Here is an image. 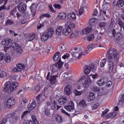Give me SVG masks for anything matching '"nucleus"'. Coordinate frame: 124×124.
Returning a JSON list of instances; mask_svg holds the SVG:
<instances>
[{
  "label": "nucleus",
  "instance_id": "15",
  "mask_svg": "<svg viewBox=\"0 0 124 124\" xmlns=\"http://www.w3.org/2000/svg\"><path fill=\"white\" fill-rule=\"evenodd\" d=\"M54 29L52 28L49 29L47 31L45 32V33L46 34L47 36L49 38H51L54 34Z\"/></svg>",
  "mask_w": 124,
  "mask_h": 124
},
{
  "label": "nucleus",
  "instance_id": "13",
  "mask_svg": "<svg viewBox=\"0 0 124 124\" xmlns=\"http://www.w3.org/2000/svg\"><path fill=\"white\" fill-rule=\"evenodd\" d=\"M68 101V99L65 97H62L58 100V103L60 105H63Z\"/></svg>",
  "mask_w": 124,
  "mask_h": 124
},
{
  "label": "nucleus",
  "instance_id": "16",
  "mask_svg": "<svg viewBox=\"0 0 124 124\" xmlns=\"http://www.w3.org/2000/svg\"><path fill=\"white\" fill-rule=\"evenodd\" d=\"M71 32V29L65 26V28L62 31V33L64 35H68Z\"/></svg>",
  "mask_w": 124,
  "mask_h": 124
},
{
  "label": "nucleus",
  "instance_id": "11",
  "mask_svg": "<svg viewBox=\"0 0 124 124\" xmlns=\"http://www.w3.org/2000/svg\"><path fill=\"white\" fill-rule=\"evenodd\" d=\"M81 50L79 49L78 51H71V55L73 57H75V58H81L82 57V54H81Z\"/></svg>",
  "mask_w": 124,
  "mask_h": 124
},
{
  "label": "nucleus",
  "instance_id": "10",
  "mask_svg": "<svg viewBox=\"0 0 124 124\" xmlns=\"http://www.w3.org/2000/svg\"><path fill=\"white\" fill-rule=\"evenodd\" d=\"M12 42V40H11V39H4L1 41V44L4 46H9V47H10Z\"/></svg>",
  "mask_w": 124,
  "mask_h": 124
},
{
  "label": "nucleus",
  "instance_id": "44",
  "mask_svg": "<svg viewBox=\"0 0 124 124\" xmlns=\"http://www.w3.org/2000/svg\"><path fill=\"white\" fill-rule=\"evenodd\" d=\"M75 95L77 96L78 95H81L82 94L81 91H78L77 90H75L74 91Z\"/></svg>",
  "mask_w": 124,
  "mask_h": 124
},
{
  "label": "nucleus",
  "instance_id": "23",
  "mask_svg": "<svg viewBox=\"0 0 124 124\" xmlns=\"http://www.w3.org/2000/svg\"><path fill=\"white\" fill-rule=\"evenodd\" d=\"M36 101H35V100H33L31 104L30 105H29L28 107L29 110H32V109H34V108L36 105Z\"/></svg>",
  "mask_w": 124,
  "mask_h": 124
},
{
  "label": "nucleus",
  "instance_id": "26",
  "mask_svg": "<svg viewBox=\"0 0 124 124\" xmlns=\"http://www.w3.org/2000/svg\"><path fill=\"white\" fill-rule=\"evenodd\" d=\"M55 120L58 124H62V115L60 114H59L55 117Z\"/></svg>",
  "mask_w": 124,
  "mask_h": 124
},
{
  "label": "nucleus",
  "instance_id": "32",
  "mask_svg": "<svg viewBox=\"0 0 124 124\" xmlns=\"http://www.w3.org/2000/svg\"><path fill=\"white\" fill-rule=\"evenodd\" d=\"M48 38H49L48 36L46 35L45 32H44L42 36H41V39L42 41L45 42V41H46V40H48Z\"/></svg>",
  "mask_w": 124,
  "mask_h": 124
},
{
  "label": "nucleus",
  "instance_id": "52",
  "mask_svg": "<svg viewBox=\"0 0 124 124\" xmlns=\"http://www.w3.org/2000/svg\"><path fill=\"white\" fill-rule=\"evenodd\" d=\"M4 53L2 52H0V62H1V61L3 60V59H4Z\"/></svg>",
  "mask_w": 124,
  "mask_h": 124
},
{
  "label": "nucleus",
  "instance_id": "48",
  "mask_svg": "<svg viewBox=\"0 0 124 124\" xmlns=\"http://www.w3.org/2000/svg\"><path fill=\"white\" fill-rule=\"evenodd\" d=\"M90 68L91 70H92V71H93V72L96 70V67H95L93 64H91Z\"/></svg>",
  "mask_w": 124,
  "mask_h": 124
},
{
  "label": "nucleus",
  "instance_id": "37",
  "mask_svg": "<svg viewBox=\"0 0 124 124\" xmlns=\"http://www.w3.org/2000/svg\"><path fill=\"white\" fill-rule=\"evenodd\" d=\"M87 40L88 41H92V40H93L94 39V36L93 34H91L88 35V36L86 38Z\"/></svg>",
  "mask_w": 124,
  "mask_h": 124
},
{
  "label": "nucleus",
  "instance_id": "24",
  "mask_svg": "<svg viewBox=\"0 0 124 124\" xmlns=\"http://www.w3.org/2000/svg\"><path fill=\"white\" fill-rule=\"evenodd\" d=\"M65 27L71 30V29H74V28H75V24H74L72 22L69 21L66 23Z\"/></svg>",
  "mask_w": 124,
  "mask_h": 124
},
{
  "label": "nucleus",
  "instance_id": "4",
  "mask_svg": "<svg viewBox=\"0 0 124 124\" xmlns=\"http://www.w3.org/2000/svg\"><path fill=\"white\" fill-rule=\"evenodd\" d=\"M10 47H12L13 49H15L16 51L17 54H21V53H23V50H22V48L21 47H20V46L17 44L16 42H14L13 43V40H12L11 44L10 46Z\"/></svg>",
  "mask_w": 124,
  "mask_h": 124
},
{
  "label": "nucleus",
  "instance_id": "1",
  "mask_svg": "<svg viewBox=\"0 0 124 124\" xmlns=\"http://www.w3.org/2000/svg\"><path fill=\"white\" fill-rule=\"evenodd\" d=\"M108 71L109 73H113L114 62H116L119 61L120 59V53L116 49L110 47L108 51Z\"/></svg>",
  "mask_w": 124,
  "mask_h": 124
},
{
  "label": "nucleus",
  "instance_id": "59",
  "mask_svg": "<svg viewBox=\"0 0 124 124\" xmlns=\"http://www.w3.org/2000/svg\"><path fill=\"white\" fill-rule=\"evenodd\" d=\"M76 37V34L74 33H72L69 36L70 39H73L74 38H75Z\"/></svg>",
  "mask_w": 124,
  "mask_h": 124
},
{
  "label": "nucleus",
  "instance_id": "42",
  "mask_svg": "<svg viewBox=\"0 0 124 124\" xmlns=\"http://www.w3.org/2000/svg\"><path fill=\"white\" fill-rule=\"evenodd\" d=\"M13 24H14V22L10 19H7L5 22L6 26H8V25H13Z\"/></svg>",
  "mask_w": 124,
  "mask_h": 124
},
{
  "label": "nucleus",
  "instance_id": "5",
  "mask_svg": "<svg viewBox=\"0 0 124 124\" xmlns=\"http://www.w3.org/2000/svg\"><path fill=\"white\" fill-rule=\"evenodd\" d=\"M112 34L116 41H120L123 38V35L121 32H116V30L114 29L112 31Z\"/></svg>",
  "mask_w": 124,
  "mask_h": 124
},
{
  "label": "nucleus",
  "instance_id": "46",
  "mask_svg": "<svg viewBox=\"0 0 124 124\" xmlns=\"http://www.w3.org/2000/svg\"><path fill=\"white\" fill-rule=\"evenodd\" d=\"M56 105H57V102L54 101L53 103V105L51 106V110L55 111V110H56Z\"/></svg>",
  "mask_w": 124,
  "mask_h": 124
},
{
  "label": "nucleus",
  "instance_id": "39",
  "mask_svg": "<svg viewBox=\"0 0 124 124\" xmlns=\"http://www.w3.org/2000/svg\"><path fill=\"white\" fill-rule=\"evenodd\" d=\"M16 66L19 68V69H25V68H26V66L21 63L17 64Z\"/></svg>",
  "mask_w": 124,
  "mask_h": 124
},
{
  "label": "nucleus",
  "instance_id": "25",
  "mask_svg": "<svg viewBox=\"0 0 124 124\" xmlns=\"http://www.w3.org/2000/svg\"><path fill=\"white\" fill-rule=\"evenodd\" d=\"M84 71L85 74H89L91 72V66L89 65H85L84 68Z\"/></svg>",
  "mask_w": 124,
  "mask_h": 124
},
{
  "label": "nucleus",
  "instance_id": "19",
  "mask_svg": "<svg viewBox=\"0 0 124 124\" xmlns=\"http://www.w3.org/2000/svg\"><path fill=\"white\" fill-rule=\"evenodd\" d=\"M95 96L94 95V93H93V92H90V94L89 97L87 98V101L88 102H91L93 101V99H94Z\"/></svg>",
  "mask_w": 124,
  "mask_h": 124
},
{
  "label": "nucleus",
  "instance_id": "45",
  "mask_svg": "<svg viewBox=\"0 0 124 124\" xmlns=\"http://www.w3.org/2000/svg\"><path fill=\"white\" fill-rule=\"evenodd\" d=\"M31 118L33 122H34L35 124H39V122H38V120H37V119H36V117H35V116L34 115L32 116Z\"/></svg>",
  "mask_w": 124,
  "mask_h": 124
},
{
  "label": "nucleus",
  "instance_id": "64",
  "mask_svg": "<svg viewBox=\"0 0 124 124\" xmlns=\"http://www.w3.org/2000/svg\"><path fill=\"white\" fill-rule=\"evenodd\" d=\"M54 7H55V8H57V9H61V8H62V7L60 4H54Z\"/></svg>",
  "mask_w": 124,
  "mask_h": 124
},
{
  "label": "nucleus",
  "instance_id": "30",
  "mask_svg": "<svg viewBox=\"0 0 124 124\" xmlns=\"http://www.w3.org/2000/svg\"><path fill=\"white\" fill-rule=\"evenodd\" d=\"M61 55V53L60 52H56L53 57V61L54 62H57L60 58V55Z\"/></svg>",
  "mask_w": 124,
  "mask_h": 124
},
{
  "label": "nucleus",
  "instance_id": "14",
  "mask_svg": "<svg viewBox=\"0 0 124 124\" xmlns=\"http://www.w3.org/2000/svg\"><path fill=\"white\" fill-rule=\"evenodd\" d=\"M35 38V34L34 33L32 34H28L26 36V41H31Z\"/></svg>",
  "mask_w": 124,
  "mask_h": 124
},
{
  "label": "nucleus",
  "instance_id": "12",
  "mask_svg": "<svg viewBox=\"0 0 124 124\" xmlns=\"http://www.w3.org/2000/svg\"><path fill=\"white\" fill-rule=\"evenodd\" d=\"M64 91L66 95H70L71 94V86L67 85L64 88Z\"/></svg>",
  "mask_w": 124,
  "mask_h": 124
},
{
  "label": "nucleus",
  "instance_id": "57",
  "mask_svg": "<svg viewBox=\"0 0 124 124\" xmlns=\"http://www.w3.org/2000/svg\"><path fill=\"white\" fill-rule=\"evenodd\" d=\"M70 55L69 53H66L65 54L62 58L64 59L65 60L66 59H68L69 58Z\"/></svg>",
  "mask_w": 124,
  "mask_h": 124
},
{
  "label": "nucleus",
  "instance_id": "18",
  "mask_svg": "<svg viewBox=\"0 0 124 124\" xmlns=\"http://www.w3.org/2000/svg\"><path fill=\"white\" fill-rule=\"evenodd\" d=\"M63 62H62L61 60V58H60L59 60L58 61V62H57L54 65L55 67H57V68H59L60 69V68H62V65H63Z\"/></svg>",
  "mask_w": 124,
  "mask_h": 124
},
{
  "label": "nucleus",
  "instance_id": "35",
  "mask_svg": "<svg viewBox=\"0 0 124 124\" xmlns=\"http://www.w3.org/2000/svg\"><path fill=\"white\" fill-rule=\"evenodd\" d=\"M107 82L106 81H103L102 79H100L97 82V84L98 85H99L100 87H102L103 86H104L105 84H106Z\"/></svg>",
  "mask_w": 124,
  "mask_h": 124
},
{
  "label": "nucleus",
  "instance_id": "51",
  "mask_svg": "<svg viewBox=\"0 0 124 124\" xmlns=\"http://www.w3.org/2000/svg\"><path fill=\"white\" fill-rule=\"evenodd\" d=\"M51 15L49 14L46 13V14H44L42 15V17H46V18H51Z\"/></svg>",
  "mask_w": 124,
  "mask_h": 124
},
{
  "label": "nucleus",
  "instance_id": "20",
  "mask_svg": "<svg viewBox=\"0 0 124 124\" xmlns=\"http://www.w3.org/2000/svg\"><path fill=\"white\" fill-rule=\"evenodd\" d=\"M66 18V14L65 13H60L57 16L59 20H64Z\"/></svg>",
  "mask_w": 124,
  "mask_h": 124
},
{
  "label": "nucleus",
  "instance_id": "17",
  "mask_svg": "<svg viewBox=\"0 0 124 124\" xmlns=\"http://www.w3.org/2000/svg\"><path fill=\"white\" fill-rule=\"evenodd\" d=\"M30 9L33 17L35 16V13L36 12V5L34 4H32L30 6Z\"/></svg>",
  "mask_w": 124,
  "mask_h": 124
},
{
  "label": "nucleus",
  "instance_id": "9",
  "mask_svg": "<svg viewBox=\"0 0 124 124\" xmlns=\"http://www.w3.org/2000/svg\"><path fill=\"white\" fill-rule=\"evenodd\" d=\"M124 74L122 76L121 74H117V69H115V72L113 73V77L114 79H118V81H121L122 79H124Z\"/></svg>",
  "mask_w": 124,
  "mask_h": 124
},
{
  "label": "nucleus",
  "instance_id": "49",
  "mask_svg": "<svg viewBox=\"0 0 124 124\" xmlns=\"http://www.w3.org/2000/svg\"><path fill=\"white\" fill-rule=\"evenodd\" d=\"M30 113V111L29 110H26L22 113V115L21 116V119H24V117L26 116L27 114H29Z\"/></svg>",
  "mask_w": 124,
  "mask_h": 124
},
{
  "label": "nucleus",
  "instance_id": "58",
  "mask_svg": "<svg viewBox=\"0 0 124 124\" xmlns=\"http://www.w3.org/2000/svg\"><path fill=\"white\" fill-rule=\"evenodd\" d=\"M73 51V52H74V53H75V52H76V51H78V47L77 46H75L74 47H73L70 51V53L71 54V51Z\"/></svg>",
  "mask_w": 124,
  "mask_h": 124
},
{
  "label": "nucleus",
  "instance_id": "47",
  "mask_svg": "<svg viewBox=\"0 0 124 124\" xmlns=\"http://www.w3.org/2000/svg\"><path fill=\"white\" fill-rule=\"evenodd\" d=\"M61 111L63 113V114H64V115L67 116V117H70V113H68V112L65 111V110H64V109H63V108L61 109Z\"/></svg>",
  "mask_w": 124,
  "mask_h": 124
},
{
  "label": "nucleus",
  "instance_id": "61",
  "mask_svg": "<svg viewBox=\"0 0 124 124\" xmlns=\"http://www.w3.org/2000/svg\"><path fill=\"white\" fill-rule=\"evenodd\" d=\"M106 87H111V85H113V83L111 81H108L106 83Z\"/></svg>",
  "mask_w": 124,
  "mask_h": 124
},
{
  "label": "nucleus",
  "instance_id": "62",
  "mask_svg": "<svg viewBox=\"0 0 124 124\" xmlns=\"http://www.w3.org/2000/svg\"><path fill=\"white\" fill-rule=\"evenodd\" d=\"M79 15H82L84 13V8H80L79 10Z\"/></svg>",
  "mask_w": 124,
  "mask_h": 124
},
{
  "label": "nucleus",
  "instance_id": "6",
  "mask_svg": "<svg viewBox=\"0 0 124 124\" xmlns=\"http://www.w3.org/2000/svg\"><path fill=\"white\" fill-rule=\"evenodd\" d=\"M65 109L67 110V111H69V112H71V115H74V113L72 112L74 110V103L73 101L69 102V105L68 106H65L64 107Z\"/></svg>",
  "mask_w": 124,
  "mask_h": 124
},
{
  "label": "nucleus",
  "instance_id": "43",
  "mask_svg": "<svg viewBox=\"0 0 124 124\" xmlns=\"http://www.w3.org/2000/svg\"><path fill=\"white\" fill-rule=\"evenodd\" d=\"M118 24L120 28H123L124 26V23L122 21V19L121 18L118 19Z\"/></svg>",
  "mask_w": 124,
  "mask_h": 124
},
{
  "label": "nucleus",
  "instance_id": "28",
  "mask_svg": "<svg viewBox=\"0 0 124 124\" xmlns=\"http://www.w3.org/2000/svg\"><path fill=\"white\" fill-rule=\"evenodd\" d=\"M63 29L62 27L60 26L57 28L56 29V34L58 35H61L62 34V30Z\"/></svg>",
  "mask_w": 124,
  "mask_h": 124
},
{
  "label": "nucleus",
  "instance_id": "50",
  "mask_svg": "<svg viewBox=\"0 0 124 124\" xmlns=\"http://www.w3.org/2000/svg\"><path fill=\"white\" fill-rule=\"evenodd\" d=\"M106 26V23L105 22H100L99 23V27H100V28H104V27Z\"/></svg>",
  "mask_w": 124,
  "mask_h": 124
},
{
  "label": "nucleus",
  "instance_id": "41",
  "mask_svg": "<svg viewBox=\"0 0 124 124\" xmlns=\"http://www.w3.org/2000/svg\"><path fill=\"white\" fill-rule=\"evenodd\" d=\"M6 77V72L3 71L0 72V78H4Z\"/></svg>",
  "mask_w": 124,
  "mask_h": 124
},
{
  "label": "nucleus",
  "instance_id": "55",
  "mask_svg": "<svg viewBox=\"0 0 124 124\" xmlns=\"http://www.w3.org/2000/svg\"><path fill=\"white\" fill-rule=\"evenodd\" d=\"M93 91H94V92H97V93H100V89L96 86L93 87Z\"/></svg>",
  "mask_w": 124,
  "mask_h": 124
},
{
  "label": "nucleus",
  "instance_id": "31",
  "mask_svg": "<svg viewBox=\"0 0 124 124\" xmlns=\"http://www.w3.org/2000/svg\"><path fill=\"white\" fill-rule=\"evenodd\" d=\"M67 17L70 18V20H76V15L75 13L68 14Z\"/></svg>",
  "mask_w": 124,
  "mask_h": 124
},
{
  "label": "nucleus",
  "instance_id": "34",
  "mask_svg": "<svg viewBox=\"0 0 124 124\" xmlns=\"http://www.w3.org/2000/svg\"><path fill=\"white\" fill-rule=\"evenodd\" d=\"M114 24H115V20L114 19V18H111L110 24L109 26H108V29L109 30H112V29H113V27H114Z\"/></svg>",
  "mask_w": 124,
  "mask_h": 124
},
{
  "label": "nucleus",
  "instance_id": "2",
  "mask_svg": "<svg viewBox=\"0 0 124 124\" xmlns=\"http://www.w3.org/2000/svg\"><path fill=\"white\" fill-rule=\"evenodd\" d=\"M19 87V83L17 81L11 82L10 81L7 82L3 87V92H10V93L16 91L17 88Z\"/></svg>",
  "mask_w": 124,
  "mask_h": 124
},
{
  "label": "nucleus",
  "instance_id": "54",
  "mask_svg": "<svg viewBox=\"0 0 124 124\" xmlns=\"http://www.w3.org/2000/svg\"><path fill=\"white\" fill-rule=\"evenodd\" d=\"M109 109L108 108H106L104 111L102 112V117H104L106 114L108 112Z\"/></svg>",
  "mask_w": 124,
  "mask_h": 124
},
{
  "label": "nucleus",
  "instance_id": "38",
  "mask_svg": "<svg viewBox=\"0 0 124 124\" xmlns=\"http://www.w3.org/2000/svg\"><path fill=\"white\" fill-rule=\"evenodd\" d=\"M17 12V8L15 7L11 11V14L12 16H15Z\"/></svg>",
  "mask_w": 124,
  "mask_h": 124
},
{
  "label": "nucleus",
  "instance_id": "29",
  "mask_svg": "<svg viewBox=\"0 0 124 124\" xmlns=\"http://www.w3.org/2000/svg\"><path fill=\"white\" fill-rule=\"evenodd\" d=\"M4 59L5 60L6 62L8 63H9V62H11V56L8 54H7L5 55Z\"/></svg>",
  "mask_w": 124,
  "mask_h": 124
},
{
  "label": "nucleus",
  "instance_id": "8",
  "mask_svg": "<svg viewBox=\"0 0 124 124\" xmlns=\"http://www.w3.org/2000/svg\"><path fill=\"white\" fill-rule=\"evenodd\" d=\"M8 108H12L15 105V100L14 99H9L6 103Z\"/></svg>",
  "mask_w": 124,
  "mask_h": 124
},
{
  "label": "nucleus",
  "instance_id": "56",
  "mask_svg": "<svg viewBox=\"0 0 124 124\" xmlns=\"http://www.w3.org/2000/svg\"><path fill=\"white\" fill-rule=\"evenodd\" d=\"M41 97V96L40 95H38V96H36V101L39 104L40 103V98Z\"/></svg>",
  "mask_w": 124,
  "mask_h": 124
},
{
  "label": "nucleus",
  "instance_id": "36",
  "mask_svg": "<svg viewBox=\"0 0 124 124\" xmlns=\"http://www.w3.org/2000/svg\"><path fill=\"white\" fill-rule=\"evenodd\" d=\"M9 9H10V7H6V6L4 4L0 7V11H1V10H9Z\"/></svg>",
  "mask_w": 124,
  "mask_h": 124
},
{
  "label": "nucleus",
  "instance_id": "63",
  "mask_svg": "<svg viewBox=\"0 0 124 124\" xmlns=\"http://www.w3.org/2000/svg\"><path fill=\"white\" fill-rule=\"evenodd\" d=\"M43 27H44V25H43V24H40L39 23L37 26V29H38L39 30H40V29H41V28H43Z\"/></svg>",
  "mask_w": 124,
  "mask_h": 124
},
{
  "label": "nucleus",
  "instance_id": "3",
  "mask_svg": "<svg viewBox=\"0 0 124 124\" xmlns=\"http://www.w3.org/2000/svg\"><path fill=\"white\" fill-rule=\"evenodd\" d=\"M89 22V26L82 30V33H84V34H87V33L91 32V31H92V30H93V27L95 25V21L93 18L90 19Z\"/></svg>",
  "mask_w": 124,
  "mask_h": 124
},
{
  "label": "nucleus",
  "instance_id": "21",
  "mask_svg": "<svg viewBox=\"0 0 124 124\" xmlns=\"http://www.w3.org/2000/svg\"><path fill=\"white\" fill-rule=\"evenodd\" d=\"M92 83V80H91L90 78H88L85 80V83L83 84L84 88H88L89 87V84Z\"/></svg>",
  "mask_w": 124,
  "mask_h": 124
},
{
  "label": "nucleus",
  "instance_id": "7",
  "mask_svg": "<svg viewBox=\"0 0 124 124\" xmlns=\"http://www.w3.org/2000/svg\"><path fill=\"white\" fill-rule=\"evenodd\" d=\"M17 8L21 13H25L27 10V4L24 2L19 3L17 6Z\"/></svg>",
  "mask_w": 124,
  "mask_h": 124
},
{
  "label": "nucleus",
  "instance_id": "40",
  "mask_svg": "<svg viewBox=\"0 0 124 124\" xmlns=\"http://www.w3.org/2000/svg\"><path fill=\"white\" fill-rule=\"evenodd\" d=\"M105 64H106V59L102 60L101 62L100 63L101 67H104V66H105Z\"/></svg>",
  "mask_w": 124,
  "mask_h": 124
},
{
  "label": "nucleus",
  "instance_id": "33",
  "mask_svg": "<svg viewBox=\"0 0 124 124\" xmlns=\"http://www.w3.org/2000/svg\"><path fill=\"white\" fill-rule=\"evenodd\" d=\"M79 106L81 107H83V108H85L87 106V103L86 102V100L83 99L81 100L79 103Z\"/></svg>",
  "mask_w": 124,
  "mask_h": 124
},
{
  "label": "nucleus",
  "instance_id": "53",
  "mask_svg": "<svg viewBox=\"0 0 124 124\" xmlns=\"http://www.w3.org/2000/svg\"><path fill=\"white\" fill-rule=\"evenodd\" d=\"M45 113L46 116H47V117H49V116H50V110H49V109H45Z\"/></svg>",
  "mask_w": 124,
  "mask_h": 124
},
{
  "label": "nucleus",
  "instance_id": "60",
  "mask_svg": "<svg viewBox=\"0 0 124 124\" xmlns=\"http://www.w3.org/2000/svg\"><path fill=\"white\" fill-rule=\"evenodd\" d=\"M48 7L51 12H53V13H55L56 11L54 10V8H53V6H52V5H49Z\"/></svg>",
  "mask_w": 124,
  "mask_h": 124
},
{
  "label": "nucleus",
  "instance_id": "22",
  "mask_svg": "<svg viewBox=\"0 0 124 124\" xmlns=\"http://www.w3.org/2000/svg\"><path fill=\"white\" fill-rule=\"evenodd\" d=\"M57 77H58V76H52L51 77L49 81L51 85H55L57 83V78H56Z\"/></svg>",
  "mask_w": 124,
  "mask_h": 124
},
{
  "label": "nucleus",
  "instance_id": "27",
  "mask_svg": "<svg viewBox=\"0 0 124 124\" xmlns=\"http://www.w3.org/2000/svg\"><path fill=\"white\" fill-rule=\"evenodd\" d=\"M124 5V0H118L116 4V6L118 7H123Z\"/></svg>",
  "mask_w": 124,
  "mask_h": 124
}]
</instances>
